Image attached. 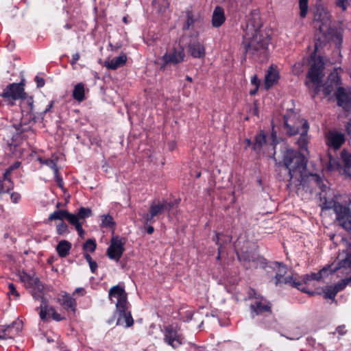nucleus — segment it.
Masks as SVG:
<instances>
[{
  "label": "nucleus",
  "mask_w": 351,
  "mask_h": 351,
  "mask_svg": "<svg viewBox=\"0 0 351 351\" xmlns=\"http://www.w3.org/2000/svg\"><path fill=\"white\" fill-rule=\"evenodd\" d=\"M263 22L258 14L253 12L247 21L243 36L244 53L252 58L263 62L268 58V46L271 38L262 30Z\"/></svg>",
  "instance_id": "nucleus-1"
},
{
  "label": "nucleus",
  "mask_w": 351,
  "mask_h": 351,
  "mask_svg": "<svg viewBox=\"0 0 351 351\" xmlns=\"http://www.w3.org/2000/svg\"><path fill=\"white\" fill-rule=\"evenodd\" d=\"M31 295L36 300L40 301V305L38 306L36 310H39V317L40 319L45 322H48L50 318H52L56 322H61L66 319L64 316L58 313L54 306L49 304L48 300L44 296V285L40 280L36 282L31 286Z\"/></svg>",
  "instance_id": "nucleus-2"
},
{
  "label": "nucleus",
  "mask_w": 351,
  "mask_h": 351,
  "mask_svg": "<svg viewBox=\"0 0 351 351\" xmlns=\"http://www.w3.org/2000/svg\"><path fill=\"white\" fill-rule=\"evenodd\" d=\"M282 163L288 171L289 181L293 178L299 180L306 171L307 160L300 152L288 149L283 154Z\"/></svg>",
  "instance_id": "nucleus-3"
},
{
  "label": "nucleus",
  "mask_w": 351,
  "mask_h": 351,
  "mask_svg": "<svg viewBox=\"0 0 351 351\" xmlns=\"http://www.w3.org/2000/svg\"><path fill=\"white\" fill-rule=\"evenodd\" d=\"M329 13L322 8H317L314 12L313 24L322 36H319L317 34H315V51L327 43V34L331 33Z\"/></svg>",
  "instance_id": "nucleus-4"
},
{
  "label": "nucleus",
  "mask_w": 351,
  "mask_h": 351,
  "mask_svg": "<svg viewBox=\"0 0 351 351\" xmlns=\"http://www.w3.org/2000/svg\"><path fill=\"white\" fill-rule=\"evenodd\" d=\"M24 86L23 82L9 84L0 93V97L7 106L12 107L16 105V100L25 96Z\"/></svg>",
  "instance_id": "nucleus-5"
},
{
  "label": "nucleus",
  "mask_w": 351,
  "mask_h": 351,
  "mask_svg": "<svg viewBox=\"0 0 351 351\" xmlns=\"http://www.w3.org/2000/svg\"><path fill=\"white\" fill-rule=\"evenodd\" d=\"M125 239L118 235L113 236L106 250V256L111 260L118 262L125 252Z\"/></svg>",
  "instance_id": "nucleus-6"
},
{
  "label": "nucleus",
  "mask_w": 351,
  "mask_h": 351,
  "mask_svg": "<svg viewBox=\"0 0 351 351\" xmlns=\"http://www.w3.org/2000/svg\"><path fill=\"white\" fill-rule=\"evenodd\" d=\"M178 330V327L172 324L164 326L162 330L164 341L174 349L180 347L184 342V337Z\"/></svg>",
  "instance_id": "nucleus-7"
},
{
  "label": "nucleus",
  "mask_w": 351,
  "mask_h": 351,
  "mask_svg": "<svg viewBox=\"0 0 351 351\" xmlns=\"http://www.w3.org/2000/svg\"><path fill=\"white\" fill-rule=\"evenodd\" d=\"M334 212L336 214V219L339 225L351 232V212L348 206H344L341 203H337L333 205Z\"/></svg>",
  "instance_id": "nucleus-8"
},
{
  "label": "nucleus",
  "mask_w": 351,
  "mask_h": 351,
  "mask_svg": "<svg viewBox=\"0 0 351 351\" xmlns=\"http://www.w3.org/2000/svg\"><path fill=\"white\" fill-rule=\"evenodd\" d=\"M250 310L252 317L256 315H271L272 314V304L264 297L258 298L250 305Z\"/></svg>",
  "instance_id": "nucleus-9"
},
{
  "label": "nucleus",
  "mask_w": 351,
  "mask_h": 351,
  "mask_svg": "<svg viewBox=\"0 0 351 351\" xmlns=\"http://www.w3.org/2000/svg\"><path fill=\"white\" fill-rule=\"evenodd\" d=\"M108 299L114 303V299H116L115 306L117 308H123V304L130 303L128 300V293L125 290V287L122 284L111 287L108 292Z\"/></svg>",
  "instance_id": "nucleus-10"
},
{
  "label": "nucleus",
  "mask_w": 351,
  "mask_h": 351,
  "mask_svg": "<svg viewBox=\"0 0 351 351\" xmlns=\"http://www.w3.org/2000/svg\"><path fill=\"white\" fill-rule=\"evenodd\" d=\"M324 63L321 57L315 59L309 68L306 77L313 84H322L324 77Z\"/></svg>",
  "instance_id": "nucleus-11"
},
{
  "label": "nucleus",
  "mask_w": 351,
  "mask_h": 351,
  "mask_svg": "<svg viewBox=\"0 0 351 351\" xmlns=\"http://www.w3.org/2000/svg\"><path fill=\"white\" fill-rule=\"evenodd\" d=\"M131 305L130 303L123 304V308H117L114 313V315L117 314L119 317L117 321V325H123L125 324V327L129 328L134 324V319L132 316L130 311Z\"/></svg>",
  "instance_id": "nucleus-12"
},
{
  "label": "nucleus",
  "mask_w": 351,
  "mask_h": 351,
  "mask_svg": "<svg viewBox=\"0 0 351 351\" xmlns=\"http://www.w3.org/2000/svg\"><path fill=\"white\" fill-rule=\"evenodd\" d=\"M337 104L346 112L351 111V89L347 90L345 88L340 86L335 92Z\"/></svg>",
  "instance_id": "nucleus-13"
},
{
  "label": "nucleus",
  "mask_w": 351,
  "mask_h": 351,
  "mask_svg": "<svg viewBox=\"0 0 351 351\" xmlns=\"http://www.w3.org/2000/svg\"><path fill=\"white\" fill-rule=\"evenodd\" d=\"M185 53L184 48L179 45L173 47L172 49L168 52L167 51L163 55V59L166 63H171V64H178L184 61Z\"/></svg>",
  "instance_id": "nucleus-14"
},
{
  "label": "nucleus",
  "mask_w": 351,
  "mask_h": 351,
  "mask_svg": "<svg viewBox=\"0 0 351 351\" xmlns=\"http://www.w3.org/2000/svg\"><path fill=\"white\" fill-rule=\"evenodd\" d=\"M345 141L344 134L336 130L329 131L326 135V144L333 149H339Z\"/></svg>",
  "instance_id": "nucleus-15"
},
{
  "label": "nucleus",
  "mask_w": 351,
  "mask_h": 351,
  "mask_svg": "<svg viewBox=\"0 0 351 351\" xmlns=\"http://www.w3.org/2000/svg\"><path fill=\"white\" fill-rule=\"evenodd\" d=\"M21 165V162L16 161L5 170V172L3 173L2 178H0V181H1L2 184H4V187H5V190L8 192V193H10V191L13 190L14 187V183L10 176L11 173L13 171L19 169Z\"/></svg>",
  "instance_id": "nucleus-16"
},
{
  "label": "nucleus",
  "mask_w": 351,
  "mask_h": 351,
  "mask_svg": "<svg viewBox=\"0 0 351 351\" xmlns=\"http://www.w3.org/2000/svg\"><path fill=\"white\" fill-rule=\"evenodd\" d=\"M275 265L278 267V271L274 276V283L276 286L285 284H291L293 281V276H285L287 273V267L285 264L280 262H275Z\"/></svg>",
  "instance_id": "nucleus-17"
},
{
  "label": "nucleus",
  "mask_w": 351,
  "mask_h": 351,
  "mask_svg": "<svg viewBox=\"0 0 351 351\" xmlns=\"http://www.w3.org/2000/svg\"><path fill=\"white\" fill-rule=\"evenodd\" d=\"M58 302L66 311H71L73 314L77 311V302L70 294L65 293L61 298H58Z\"/></svg>",
  "instance_id": "nucleus-18"
},
{
  "label": "nucleus",
  "mask_w": 351,
  "mask_h": 351,
  "mask_svg": "<svg viewBox=\"0 0 351 351\" xmlns=\"http://www.w3.org/2000/svg\"><path fill=\"white\" fill-rule=\"evenodd\" d=\"M309 125L306 120H304L302 124L300 136L297 141V144L301 151H307L308 144V132Z\"/></svg>",
  "instance_id": "nucleus-19"
},
{
  "label": "nucleus",
  "mask_w": 351,
  "mask_h": 351,
  "mask_svg": "<svg viewBox=\"0 0 351 351\" xmlns=\"http://www.w3.org/2000/svg\"><path fill=\"white\" fill-rule=\"evenodd\" d=\"M224 9L219 5H217L213 12L211 18V24L213 27L219 28L223 25L226 21Z\"/></svg>",
  "instance_id": "nucleus-20"
},
{
  "label": "nucleus",
  "mask_w": 351,
  "mask_h": 351,
  "mask_svg": "<svg viewBox=\"0 0 351 351\" xmlns=\"http://www.w3.org/2000/svg\"><path fill=\"white\" fill-rule=\"evenodd\" d=\"M188 49L191 56L195 58H202L206 56L205 47L199 41L191 42L188 45Z\"/></svg>",
  "instance_id": "nucleus-21"
},
{
  "label": "nucleus",
  "mask_w": 351,
  "mask_h": 351,
  "mask_svg": "<svg viewBox=\"0 0 351 351\" xmlns=\"http://www.w3.org/2000/svg\"><path fill=\"white\" fill-rule=\"evenodd\" d=\"M21 99V108L23 113L29 114L34 119V98L32 96H28L25 93V96L22 97Z\"/></svg>",
  "instance_id": "nucleus-22"
},
{
  "label": "nucleus",
  "mask_w": 351,
  "mask_h": 351,
  "mask_svg": "<svg viewBox=\"0 0 351 351\" xmlns=\"http://www.w3.org/2000/svg\"><path fill=\"white\" fill-rule=\"evenodd\" d=\"M280 78L279 73L276 68H274L273 65H271L268 71L267 74L265 75L264 86L266 90H268L275 83H276Z\"/></svg>",
  "instance_id": "nucleus-23"
},
{
  "label": "nucleus",
  "mask_w": 351,
  "mask_h": 351,
  "mask_svg": "<svg viewBox=\"0 0 351 351\" xmlns=\"http://www.w3.org/2000/svg\"><path fill=\"white\" fill-rule=\"evenodd\" d=\"M127 62V56L124 53H121L119 56L113 58L109 61H105V66L111 70L123 66Z\"/></svg>",
  "instance_id": "nucleus-24"
},
{
  "label": "nucleus",
  "mask_w": 351,
  "mask_h": 351,
  "mask_svg": "<svg viewBox=\"0 0 351 351\" xmlns=\"http://www.w3.org/2000/svg\"><path fill=\"white\" fill-rule=\"evenodd\" d=\"M22 329V324L20 323L12 322L10 325H4V332L5 339L14 338Z\"/></svg>",
  "instance_id": "nucleus-25"
},
{
  "label": "nucleus",
  "mask_w": 351,
  "mask_h": 351,
  "mask_svg": "<svg viewBox=\"0 0 351 351\" xmlns=\"http://www.w3.org/2000/svg\"><path fill=\"white\" fill-rule=\"evenodd\" d=\"M237 258L240 263H241L245 269H248L250 267V263L254 262L256 258L254 255L248 251H242L237 252Z\"/></svg>",
  "instance_id": "nucleus-26"
},
{
  "label": "nucleus",
  "mask_w": 351,
  "mask_h": 351,
  "mask_svg": "<svg viewBox=\"0 0 351 351\" xmlns=\"http://www.w3.org/2000/svg\"><path fill=\"white\" fill-rule=\"evenodd\" d=\"M71 247L72 244L71 242L66 240H62L56 245V250L60 258H64L69 254Z\"/></svg>",
  "instance_id": "nucleus-27"
},
{
  "label": "nucleus",
  "mask_w": 351,
  "mask_h": 351,
  "mask_svg": "<svg viewBox=\"0 0 351 351\" xmlns=\"http://www.w3.org/2000/svg\"><path fill=\"white\" fill-rule=\"evenodd\" d=\"M165 211H166V205L162 204L160 200L153 201L148 210V213L155 217H158L159 215L164 213Z\"/></svg>",
  "instance_id": "nucleus-28"
},
{
  "label": "nucleus",
  "mask_w": 351,
  "mask_h": 351,
  "mask_svg": "<svg viewBox=\"0 0 351 351\" xmlns=\"http://www.w3.org/2000/svg\"><path fill=\"white\" fill-rule=\"evenodd\" d=\"M199 16L193 13L191 10L186 11V21L182 26V30L186 31L194 28V25L198 20Z\"/></svg>",
  "instance_id": "nucleus-29"
},
{
  "label": "nucleus",
  "mask_w": 351,
  "mask_h": 351,
  "mask_svg": "<svg viewBox=\"0 0 351 351\" xmlns=\"http://www.w3.org/2000/svg\"><path fill=\"white\" fill-rule=\"evenodd\" d=\"M73 98L78 102H82L86 99L85 85L82 82L77 83L73 90Z\"/></svg>",
  "instance_id": "nucleus-30"
},
{
  "label": "nucleus",
  "mask_w": 351,
  "mask_h": 351,
  "mask_svg": "<svg viewBox=\"0 0 351 351\" xmlns=\"http://www.w3.org/2000/svg\"><path fill=\"white\" fill-rule=\"evenodd\" d=\"M266 144V136L263 130L256 134L254 137V143L252 149L256 152H260L263 147Z\"/></svg>",
  "instance_id": "nucleus-31"
},
{
  "label": "nucleus",
  "mask_w": 351,
  "mask_h": 351,
  "mask_svg": "<svg viewBox=\"0 0 351 351\" xmlns=\"http://www.w3.org/2000/svg\"><path fill=\"white\" fill-rule=\"evenodd\" d=\"M341 159L344 166V171L351 177V153L343 149L341 152Z\"/></svg>",
  "instance_id": "nucleus-32"
},
{
  "label": "nucleus",
  "mask_w": 351,
  "mask_h": 351,
  "mask_svg": "<svg viewBox=\"0 0 351 351\" xmlns=\"http://www.w3.org/2000/svg\"><path fill=\"white\" fill-rule=\"evenodd\" d=\"M55 100H51L43 112H36V114H34V121H43L45 114L51 112V109L53 108Z\"/></svg>",
  "instance_id": "nucleus-33"
},
{
  "label": "nucleus",
  "mask_w": 351,
  "mask_h": 351,
  "mask_svg": "<svg viewBox=\"0 0 351 351\" xmlns=\"http://www.w3.org/2000/svg\"><path fill=\"white\" fill-rule=\"evenodd\" d=\"M101 227L102 228H108L112 229L113 230L115 228L116 223L113 219V217L108 214L104 215L101 216Z\"/></svg>",
  "instance_id": "nucleus-34"
},
{
  "label": "nucleus",
  "mask_w": 351,
  "mask_h": 351,
  "mask_svg": "<svg viewBox=\"0 0 351 351\" xmlns=\"http://www.w3.org/2000/svg\"><path fill=\"white\" fill-rule=\"evenodd\" d=\"M68 213L67 210H56L54 212H53L51 214L49 215L48 217L49 221H53V220H61L62 221L63 219H66V215Z\"/></svg>",
  "instance_id": "nucleus-35"
},
{
  "label": "nucleus",
  "mask_w": 351,
  "mask_h": 351,
  "mask_svg": "<svg viewBox=\"0 0 351 351\" xmlns=\"http://www.w3.org/2000/svg\"><path fill=\"white\" fill-rule=\"evenodd\" d=\"M97 248V243L95 239H88L82 246V249L84 252H90L93 253L95 251Z\"/></svg>",
  "instance_id": "nucleus-36"
},
{
  "label": "nucleus",
  "mask_w": 351,
  "mask_h": 351,
  "mask_svg": "<svg viewBox=\"0 0 351 351\" xmlns=\"http://www.w3.org/2000/svg\"><path fill=\"white\" fill-rule=\"evenodd\" d=\"M298 5L300 8V16L302 19L307 15L308 10V0H299Z\"/></svg>",
  "instance_id": "nucleus-37"
},
{
  "label": "nucleus",
  "mask_w": 351,
  "mask_h": 351,
  "mask_svg": "<svg viewBox=\"0 0 351 351\" xmlns=\"http://www.w3.org/2000/svg\"><path fill=\"white\" fill-rule=\"evenodd\" d=\"M285 122V128L286 130V132L289 136H293L299 133L300 130L298 126H291L287 122V119L286 117H284Z\"/></svg>",
  "instance_id": "nucleus-38"
},
{
  "label": "nucleus",
  "mask_w": 351,
  "mask_h": 351,
  "mask_svg": "<svg viewBox=\"0 0 351 351\" xmlns=\"http://www.w3.org/2000/svg\"><path fill=\"white\" fill-rule=\"evenodd\" d=\"M333 30L331 29V33L330 34H327L332 36V40L335 43L336 47L339 49L341 47L343 43V34L340 32L336 31L332 33Z\"/></svg>",
  "instance_id": "nucleus-39"
},
{
  "label": "nucleus",
  "mask_w": 351,
  "mask_h": 351,
  "mask_svg": "<svg viewBox=\"0 0 351 351\" xmlns=\"http://www.w3.org/2000/svg\"><path fill=\"white\" fill-rule=\"evenodd\" d=\"M38 160L40 162V164L45 165L50 167L53 171H56V169H58L56 162L53 159H45L41 157H38Z\"/></svg>",
  "instance_id": "nucleus-40"
},
{
  "label": "nucleus",
  "mask_w": 351,
  "mask_h": 351,
  "mask_svg": "<svg viewBox=\"0 0 351 351\" xmlns=\"http://www.w3.org/2000/svg\"><path fill=\"white\" fill-rule=\"evenodd\" d=\"M79 219H84L86 218L90 217L93 215L92 210L89 208L80 207L78 209L77 213Z\"/></svg>",
  "instance_id": "nucleus-41"
},
{
  "label": "nucleus",
  "mask_w": 351,
  "mask_h": 351,
  "mask_svg": "<svg viewBox=\"0 0 351 351\" xmlns=\"http://www.w3.org/2000/svg\"><path fill=\"white\" fill-rule=\"evenodd\" d=\"M7 294L10 299L17 300L20 297V294L13 283L8 284V291Z\"/></svg>",
  "instance_id": "nucleus-42"
},
{
  "label": "nucleus",
  "mask_w": 351,
  "mask_h": 351,
  "mask_svg": "<svg viewBox=\"0 0 351 351\" xmlns=\"http://www.w3.org/2000/svg\"><path fill=\"white\" fill-rule=\"evenodd\" d=\"M21 279L23 282L27 284L28 286H31L36 282H38L39 280L38 277H35L34 276H30L27 273H23V274L21 276Z\"/></svg>",
  "instance_id": "nucleus-43"
},
{
  "label": "nucleus",
  "mask_w": 351,
  "mask_h": 351,
  "mask_svg": "<svg viewBox=\"0 0 351 351\" xmlns=\"http://www.w3.org/2000/svg\"><path fill=\"white\" fill-rule=\"evenodd\" d=\"M56 231L58 235H65L70 233L68 226L64 221H61L56 226Z\"/></svg>",
  "instance_id": "nucleus-44"
},
{
  "label": "nucleus",
  "mask_w": 351,
  "mask_h": 351,
  "mask_svg": "<svg viewBox=\"0 0 351 351\" xmlns=\"http://www.w3.org/2000/svg\"><path fill=\"white\" fill-rule=\"evenodd\" d=\"M66 219L69 221V223L74 226L75 228L81 223L80 222V219L77 215L70 213L69 211Z\"/></svg>",
  "instance_id": "nucleus-45"
},
{
  "label": "nucleus",
  "mask_w": 351,
  "mask_h": 351,
  "mask_svg": "<svg viewBox=\"0 0 351 351\" xmlns=\"http://www.w3.org/2000/svg\"><path fill=\"white\" fill-rule=\"evenodd\" d=\"M322 278V271L317 273H311V274H306L304 277V282L311 280H319Z\"/></svg>",
  "instance_id": "nucleus-46"
},
{
  "label": "nucleus",
  "mask_w": 351,
  "mask_h": 351,
  "mask_svg": "<svg viewBox=\"0 0 351 351\" xmlns=\"http://www.w3.org/2000/svg\"><path fill=\"white\" fill-rule=\"evenodd\" d=\"M155 218L156 217L154 215H150L149 213L144 214L143 215V221L144 226H152V224L156 222Z\"/></svg>",
  "instance_id": "nucleus-47"
},
{
  "label": "nucleus",
  "mask_w": 351,
  "mask_h": 351,
  "mask_svg": "<svg viewBox=\"0 0 351 351\" xmlns=\"http://www.w3.org/2000/svg\"><path fill=\"white\" fill-rule=\"evenodd\" d=\"M54 173V180L57 184V186L60 188L62 190H64V181L62 178L60 176L59 173V169H56V171H53Z\"/></svg>",
  "instance_id": "nucleus-48"
},
{
  "label": "nucleus",
  "mask_w": 351,
  "mask_h": 351,
  "mask_svg": "<svg viewBox=\"0 0 351 351\" xmlns=\"http://www.w3.org/2000/svg\"><path fill=\"white\" fill-rule=\"evenodd\" d=\"M313 176L315 177V180L317 184V186L322 191H325L326 189V185L325 184H324V182H323L322 178L319 175H317V174H315Z\"/></svg>",
  "instance_id": "nucleus-49"
},
{
  "label": "nucleus",
  "mask_w": 351,
  "mask_h": 351,
  "mask_svg": "<svg viewBox=\"0 0 351 351\" xmlns=\"http://www.w3.org/2000/svg\"><path fill=\"white\" fill-rule=\"evenodd\" d=\"M348 285L347 282L344 279H342L340 282H337L333 287L337 293L343 290Z\"/></svg>",
  "instance_id": "nucleus-50"
},
{
  "label": "nucleus",
  "mask_w": 351,
  "mask_h": 351,
  "mask_svg": "<svg viewBox=\"0 0 351 351\" xmlns=\"http://www.w3.org/2000/svg\"><path fill=\"white\" fill-rule=\"evenodd\" d=\"M215 236L213 238V241L215 242V244L218 245V247L219 246L222 247V249H223V243L221 242V237H226L225 235L223 233L221 232H215Z\"/></svg>",
  "instance_id": "nucleus-51"
},
{
  "label": "nucleus",
  "mask_w": 351,
  "mask_h": 351,
  "mask_svg": "<svg viewBox=\"0 0 351 351\" xmlns=\"http://www.w3.org/2000/svg\"><path fill=\"white\" fill-rule=\"evenodd\" d=\"M337 291L334 289V287H330L324 293V296L326 298L328 299H334L337 295Z\"/></svg>",
  "instance_id": "nucleus-52"
},
{
  "label": "nucleus",
  "mask_w": 351,
  "mask_h": 351,
  "mask_svg": "<svg viewBox=\"0 0 351 351\" xmlns=\"http://www.w3.org/2000/svg\"><path fill=\"white\" fill-rule=\"evenodd\" d=\"M187 350L188 351H205L206 348L204 346H197L193 343H189Z\"/></svg>",
  "instance_id": "nucleus-53"
},
{
  "label": "nucleus",
  "mask_w": 351,
  "mask_h": 351,
  "mask_svg": "<svg viewBox=\"0 0 351 351\" xmlns=\"http://www.w3.org/2000/svg\"><path fill=\"white\" fill-rule=\"evenodd\" d=\"M336 5L346 11L349 5L348 0H336Z\"/></svg>",
  "instance_id": "nucleus-54"
},
{
  "label": "nucleus",
  "mask_w": 351,
  "mask_h": 351,
  "mask_svg": "<svg viewBox=\"0 0 351 351\" xmlns=\"http://www.w3.org/2000/svg\"><path fill=\"white\" fill-rule=\"evenodd\" d=\"M336 332L339 334V336H343L346 334L347 330L346 329V326L344 324L340 325L337 326L335 329V331L332 332L335 335Z\"/></svg>",
  "instance_id": "nucleus-55"
},
{
  "label": "nucleus",
  "mask_w": 351,
  "mask_h": 351,
  "mask_svg": "<svg viewBox=\"0 0 351 351\" xmlns=\"http://www.w3.org/2000/svg\"><path fill=\"white\" fill-rule=\"evenodd\" d=\"M21 198V195L20 193L17 192L10 193V199L12 203L17 204L19 202Z\"/></svg>",
  "instance_id": "nucleus-56"
},
{
  "label": "nucleus",
  "mask_w": 351,
  "mask_h": 351,
  "mask_svg": "<svg viewBox=\"0 0 351 351\" xmlns=\"http://www.w3.org/2000/svg\"><path fill=\"white\" fill-rule=\"evenodd\" d=\"M263 297V295L258 294L254 289H250L248 292V298L249 299H255L256 300H258V298Z\"/></svg>",
  "instance_id": "nucleus-57"
},
{
  "label": "nucleus",
  "mask_w": 351,
  "mask_h": 351,
  "mask_svg": "<svg viewBox=\"0 0 351 351\" xmlns=\"http://www.w3.org/2000/svg\"><path fill=\"white\" fill-rule=\"evenodd\" d=\"M160 201H161L162 204H164L166 205V210H167L168 212H169L172 209V208L174 206V205L176 204H178L179 203L178 202H177L176 203L173 202H167V200H166L165 199H163Z\"/></svg>",
  "instance_id": "nucleus-58"
},
{
  "label": "nucleus",
  "mask_w": 351,
  "mask_h": 351,
  "mask_svg": "<svg viewBox=\"0 0 351 351\" xmlns=\"http://www.w3.org/2000/svg\"><path fill=\"white\" fill-rule=\"evenodd\" d=\"M34 81L36 83L37 88H42L45 84V80L43 77L36 75L34 78Z\"/></svg>",
  "instance_id": "nucleus-59"
},
{
  "label": "nucleus",
  "mask_w": 351,
  "mask_h": 351,
  "mask_svg": "<svg viewBox=\"0 0 351 351\" xmlns=\"http://www.w3.org/2000/svg\"><path fill=\"white\" fill-rule=\"evenodd\" d=\"M337 203H339V202H336V201H334V200L328 201L327 199H325V201L323 203L324 208H326V209H331V208H332L334 210L333 205L336 204Z\"/></svg>",
  "instance_id": "nucleus-60"
},
{
  "label": "nucleus",
  "mask_w": 351,
  "mask_h": 351,
  "mask_svg": "<svg viewBox=\"0 0 351 351\" xmlns=\"http://www.w3.org/2000/svg\"><path fill=\"white\" fill-rule=\"evenodd\" d=\"M251 84L252 85L254 86V87H259L261 84V81L258 79L257 75H254L251 77Z\"/></svg>",
  "instance_id": "nucleus-61"
},
{
  "label": "nucleus",
  "mask_w": 351,
  "mask_h": 351,
  "mask_svg": "<svg viewBox=\"0 0 351 351\" xmlns=\"http://www.w3.org/2000/svg\"><path fill=\"white\" fill-rule=\"evenodd\" d=\"M80 55L79 53H75L72 56V59L70 61V64L73 67L76 64L77 62L80 60Z\"/></svg>",
  "instance_id": "nucleus-62"
},
{
  "label": "nucleus",
  "mask_w": 351,
  "mask_h": 351,
  "mask_svg": "<svg viewBox=\"0 0 351 351\" xmlns=\"http://www.w3.org/2000/svg\"><path fill=\"white\" fill-rule=\"evenodd\" d=\"M88 265H89L90 269L91 272L93 274H95L96 271L97 269V267H98V265H97V262L95 261H93L92 262L89 263Z\"/></svg>",
  "instance_id": "nucleus-63"
},
{
  "label": "nucleus",
  "mask_w": 351,
  "mask_h": 351,
  "mask_svg": "<svg viewBox=\"0 0 351 351\" xmlns=\"http://www.w3.org/2000/svg\"><path fill=\"white\" fill-rule=\"evenodd\" d=\"M57 348L60 350V351H68L67 350V347L65 345V343L62 341H58L57 342Z\"/></svg>",
  "instance_id": "nucleus-64"
}]
</instances>
